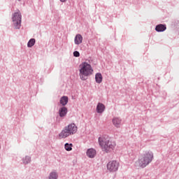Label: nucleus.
<instances>
[{
	"instance_id": "1",
	"label": "nucleus",
	"mask_w": 179,
	"mask_h": 179,
	"mask_svg": "<svg viewBox=\"0 0 179 179\" xmlns=\"http://www.w3.org/2000/svg\"><path fill=\"white\" fill-rule=\"evenodd\" d=\"M152 160L153 152H152V151H146L138 157V160L135 163V166L138 169H145V167L152 163Z\"/></svg>"
},
{
	"instance_id": "2",
	"label": "nucleus",
	"mask_w": 179,
	"mask_h": 179,
	"mask_svg": "<svg viewBox=\"0 0 179 179\" xmlns=\"http://www.w3.org/2000/svg\"><path fill=\"white\" fill-rule=\"evenodd\" d=\"M78 132V126L75 123H70L64 127L62 131L59 134V139H65L71 135H75Z\"/></svg>"
},
{
	"instance_id": "3",
	"label": "nucleus",
	"mask_w": 179,
	"mask_h": 179,
	"mask_svg": "<svg viewBox=\"0 0 179 179\" xmlns=\"http://www.w3.org/2000/svg\"><path fill=\"white\" fill-rule=\"evenodd\" d=\"M79 75L81 80H86V77L90 76L92 73H93V69L92 68V65L87 63V62H84L79 66Z\"/></svg>"
},
{
	"instance_id": "4",
	"label": "nucleus",
	"mask_w": 179,
	"mask_h": 179,
	"mask_svg": "<svg viewBox=\"0 0 179 179\" xmlns=\"http://www.w3.org/2000/svg\"><path fill=\"white\" fill-rule=\"evenodd\" d=\"M99 144L102 150L106 152V153L110 152V149H114L116 146L115 142L110 141L108 137L106 136H101L99 138Z\"/></svg>"
},
{
	"instance_id": "5",
	"label": "nucleus",
	"mask_w": 179,
	"mask_h": 179,
	"mask_svg": "<svg viewBox=\"0 0 179 179\" xmlns=\"http://www.w3.org/2000/svg\"><path fill=\"white\" fill-rule=\"evenodd\" d=\"M13 23L15 29H20L22 24V14L17 11L13 15Z\"/></svg>"
},
{
	"instance_id": "6",
	"label": "nucleus",
	"mask_w": 179,
	"mask_h": 179,
	"mask_svg": "<svg viewBox=\"0 0 179 179\" xmlns=\"http://www.w3.org/2000/svg\"><path fill=\"white\" fill-rule=\"evenodd\" d=\"M118 167H120V162L117 161H110L107 164V169L110 173H115V171H117Z\"/></svg>"
},
{
	"instance_id": "7",
	"label": "nucleus",
	"mask_w": 179,
	"mask_h": 179,
	"mask_svg": "<svg viewBox=\"0 0 179 179\" xmlns=\"http://www.w3.org/2000/svg\"><path fill=\"white\" fill-rule=\"evenodd\" d=\"M97 155V152L94 150V148H90L87 150V156L90 157V159H93Z\"/></svg>"
},
{
	"instance_id": "8",
	"label": "nucleus",
	"mask_w": 179,
	"mask_h": 179,
	"mask_svg": "<svg viewBox=\"0 0 179 179\" xmlns=\"http://www.w3.org/2000/svg\"><path fill=\"white\" fill-rule=\"evenodd\" d=\"M83 41V37L82 36V35L78 34L74 39V43L75 44H76L77 45H79V44H82Z\"/></svg>"
},
{
	"instance_id": "9",
	"label": "nucleus",
	"mask_w": 179,
	"mask_h": 179,
	"mask_svg": "<svg viewBox=\"0 0 179 179\" xmlns=\"http://www.w3.org/2000/svg\"><path fill=\"white\" fill-rule=\"evenodd\" d=\"M113 124L116 128H120L121 127L122 120L119 117H114L112 120Z\"/></svg>"
},
{
	"instance_id": "10",
	"label": "nucleus",
	"mask_w": 179,
	"mask_h": 179,
	"mask_svg": "<svg viewBox=\"0 0 179 179\" xmlns=\"http://www.w3.org/2000/svg\"><path fill=\"white\" fill-rule=\"evenodd\" d=\"M104 110H106V106H104V104H103L101 103H99L96 106L97 113H99V114H101V113H103V111H104Z\"/></svg>"
},
{
	"instance_id": "11",
	"label": "nucleus",
	"mask_w": 179,
	"mask_h": 179,
	"mask_svg": "<svg viewBox=\"0 0 179 179\" xmlns=\"http://www.w3.org/2000/svg\"><path fill=\"white\" fill-rule=\"evenodd\" d=\"M60 117H65L66 115V113H68V108L65 107H62L59 110Z\"/></svg>"
},
{
	"instance_id": "12",
	"label": "nucleus",
	"mask_w": 179,
	"mask_h": 179,
	"mask_svg": "<svg viewBox=\"0 0 179 179\" xmlns=\"http://www.w3.org/2000/svg\"><path fill=\"white\" fill-rule=\"evenodd\" d=\"M69 100L68 96H64L60 99V104H62V106H66Z\"/></svg>"
},
{
	"instance_id": "13",
	"label": "nucleus",
	"mask_w": 179,
	"mask_h": 179,
	"mask_svg": "<svg viewBox=\"0 0 179 179\" xmlns=\"http://www.w3.org/2000/svg\"><path fill=\"white\" fill-rule=\"evenodd\" d=\"M95 80L96 83H101L103 82V76H101V73H97L95 75Z\"/></svg>"
},
{
	"instance_id": "14",
	"label": "nucleus",
	"mask_w": 179,
	"mask_h": 179,
	"mask_svg": "<svg viewBox=\"0 0 179 179\" xmlns=\"http://www.w3.org/2000/svg\"><path fill=\"white\" fill-rule=\"evenodd\" d=\"M166 29V25H164L162 24L157 25L155 27L156 31H164Z\"/></svg>"
},
{
	"instance_id": "15",
	"label": "nucleus",
	"mask_w": 179,
	"mask_h": 179,
	"mask_svg": "<svg viewBox=\"0 0 179 179\" xmlns=\"http://www.w3.org/2000/svg\"><path fill=\"white\" fill-rule=\"evenodd\" d=\"M34 44H36V39L31 38L29 41V42L27 43V47H29L30 48L33 47V45H34Z\"/></svg>"
},
{
	"instance_id": "16",
	"label": "nucleus",
	"mask_w": 179,
	"mask_h": 179,
	"mask_svg": "<svg viewBox=\"0 0 179 179\" xmlns=\"http://www.w3.org/2000/svg\"><path fill=\"white\" fill-rule=\"evenodd\" d=\"M73 146V145L72 143H66L64 145V148L66 149V150H67V152H71V150H72V147Z\"/></svg>"
},
{
	"instance_id": "17",
	"label": "nucleus",
	"mask_w": 179,
	"mask_h": 179,
	"mask_svg": "<svg viewBox=\"0 0 179 179\" xmlns=\"http://www.w3.org/2000/svg\"><path fill=\"white\" fill-rule=\"evenodd\" d=\"M49 178L50 179H57V178H58V175H57V173H55V172H52V173H50V174L49 176Z\"/></svg>"
},
{
	"instance_id": "18",
	"label": "nucleus",
	"mask_w": 179,
	"mask_h": 179,
	"mask_svg": "<svg viewBox=\"0 0 179 179\" xmlns=\"http://www.w3.org/2000/svg\"><path fill=\"white\" fill-rule=\"evenodd\" d=\"M23 163L24 164H28V163H30V157H26L24 159H23Z\"/></svg>"
},
{
	"instance_id": "19",
	"label": "nucleus",
	"mask_w": 179,
	"mask_h": 179,
	"mask_svg": "<svg viewBox=\"0 0 179 179\" xmlns=\"http://www.w3.org/2000/svg\"><path fill=\"white\" fill-rule=\"evenodd\" d=\"M73 55H74V57H80V53H79V52H78V51H75L74 52H73Z\"/></svg>"
},
{
	"instance_id": "20",
	"label": "nucleus",
	"mask_w": 179,
	"mask_h": 179,
	"mask_svg": "<svg viewBox=\"0 0 179 179\" xmlns=\"http://www.w3.org/2000/svg\"><path fill=\"white\" fill-rule=\"evenodd\" d=\"M61 2H66L67 0H60Z\"/></svg>"
},
{
	"instance_id": "21",
	"label": "nucleus",
	"mask_w": 179,
	"mask_h": 179,
	"mask_svg": "<svg viewBox=\"0 0 179 179\" xmlns=\"http://www.w3.org/2000/svg\"><path fill=\"white\" fill-rule=\"evenodd\" d=\"M17 1H21V0H17Z\"/></svg>"
}]
</instances>
